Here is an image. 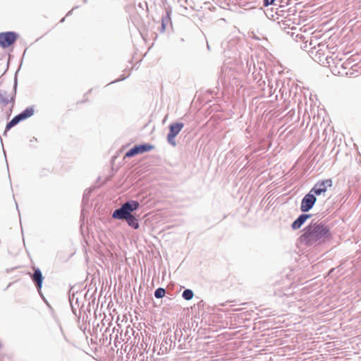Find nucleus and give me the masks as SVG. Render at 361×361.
Listing matches in <instances>:
<instances>
[{"label": "nucleus", "instance_id": "1", "mask_svg": "<svg viewBox=\"0 0 361 361\" xmlns=\"http://www.w3.org/2000/svg\"><path fill=\"white\" fill-rule=\"evenodd\" d=\"M331 235L330 228L323 222L312 221L304 228L299 240L302 244L310 247L324 243Z\"/></svg>", "mask_w": 361, "mask_h": 361}, {"label": "nucleus", "instance_id": "2", "mask_svg": "<svg viewBox=\"0 0 361 361\" xmlns=\"http://www.w3.org/2000/svg\"><path fill=\"white\" fill-rule=\"evenodd\" d=\"M140 203L135 200H130L123 203L121 207L114 211L112 218L119 220H126L128 225L134 229L140 227L138 220L132 214V212L137 210Z\"/></svg>", "mask_w": 361, "mask_h": 361}, {"label": "nucleus", "instance_id": "3", "mask_svg": "<svg viewBox=\"0 0 361 361\" xmlns=\"http://www.w3.org/2000/svg\"><path fill=\"white\" fill-rule=\"evenodd\" d=\"M16 86L17 82L16 81L13 89L10 92L3 89L0 90V104L1 106H6L11 103V106H13L16 94Z\"/></svg>", "mask_w": 361, "mask_h": 361}, {"label": "nucleus", "instance_id": "4", "mask_svg": "<svg viewBox=\"0 0 361 361\" xmlns=\"http://www.w3.org/2000/svg\"><path fill=\"white\" fill-rule=\"evenodd\" d=\"M183 126L184 124L183 123L179 122L172 123L171 124H170L169 132L167 135V141L173 147H175L176 145L175 137L181 131Z\"/></svg>", "mask_w": 361, "mask_h": 361}, {"label": "nucleus", "instance_id": "5", "mask_svg": "<svg viewBox=\"0 0 361 361\" xmlns=\"http://www.w3.org/2000/svg\"><path fill=\"white\" fill-rule=\"evenodd\" d=\"M333 182L330 178L317 182L310 191L316 196L321 195L326 192L327 188L332 186Z\"/></svg>", "mask_w": 361, "mask_h": 361}, {"label": "nucleus", "instance_id": "6", "mask_svg": "<svg viewBox=\"0 0 361 361\" xmlns=\"http://www.w3.org/2000/svg\"><path fill=\"white\" fill-rule=\"evenodd\" d=\"M18 35L15 32L0 33V47L6 48L12 45L17 39Z\"/></svg>", "mask_w": 361, "mask_h": 361}, {"label": "nucleus", "instance_id": "7", "mask_svg": "<svg viewBox=\"0 0 361 361\" xmlns=\"http://www.w3.org/2000/svg\"><path fill=\"white\" fill-rule=\"evenodd\" d=\"M317 201L316 196L310 191L306 194L301 201L300 210L302 212H309L314 205Z\"/></svg>", "mask_w": 361, "mask_h": 361}, {"label": "nucleus", "instance_id": "8", "mask_svg": "<svg viewBox=\"0 0 361 361\" xmlns=\"http://www.w3.org/2000/svg\"><path fill=\"white\" fill-rule=\"evenodd\" d=\"M154 147V145L149 144V143H145L142 145H135L133 148H131L130 150H128L126 153L125 157H132L135 155L142 154L146 152H149L152 149H153Z\"/></svg>", "mask_w": 361, "mask_h": 361}, {"label": "nucleus", "instance_id": "9", "mask_svg": "<svg viewBox=\"0 0 361 361\" xmlns=\"http://www.w3.org/2000/svg\"><path fill=\"white\" fill-rule=\"evenodd\" d=\"M295 16V13L294 11L289 10L288 12H286V16L283 17V18L279 22L280 24V26L283 29L286 28H291L293 29L294 27V25L296 24L297 18H295L294 16Z\"/></svg>", "mask_w": 361, "mask_h": 361}, {"label": "nucleus", "instance_id": "10", "mask_svg": "<svg viewBox=\"0 0 361 361\" xmlns=\"http://www.w3.org/2000/svg\"><path fill=\"white\" fill-rule=\"evenodd\" d=\"M33 269L34 272L32 274L30 275V277L32 279V281L35 283L39 293H41L40 290L42 288L44 277L39 268H33Z\"/></svg>", "mask_w": 361, "mask_h": 361}, {"label": "nucleus", "instance_id": "11", "mask_svg": "<svg viewBox=\"0 0 361 361\" xmlns=\"http://www.w3.org/2000/svg\"><path fill=\"white\" fill-rule=\"evenodd\" d=\"M311 214H300L292 224L291 227L293 230L300 228L302 225L311 217Z\"/></svg>", "mask_w": 361, "mask_h": 361}, {"label": "nucleus", "instance_id": "12", "mask_svg": "<svg viewBox=\"0 0 361 361\" xmlns=\"http://www.w3.org/2000/svg\"><path fill=\"white\" fill-rule=\"evenodd\" d=\"M169 25H171V20L170 17V11H167L166 14L161 17L160 32H164Z\"/></svg>", "mask_w": 361, "mask_h": 361}, {"label": "nucleus", "instance_id": "13", "mask_svg": "<svg viewBox=\"0 0 361 361\" xmlns=\"http://www.w3.org/2000/svg\"><path fill=\"white\" fill-rule=\"evenodd\" d=\"M34 109L33 107H27L25 110H23L21 113L19 114L20 117L22 121L31 117L34 114Z\"/></svg>", "mask_w": 361, "mask_h": 361}, {"label": "nucleus", "instance_id": "14", "mask_svg": "<svg viewBox=\"0 0 361 361\" xmlns=\"http://www.w3.org/2000/svg\"><path fill=\"white\" fill-rule=\"evenodd\" d=\"M22 121L21 118L20 117L19 114L16 115V116H14L11 121H10L6 126V130H5V133L10 130L11 128H13V126H15L16 125H17L19 122H20Z\"/></svg>", "mask_w": 361, "mask_h": 361}, {"label": "nucleus", "instance_id": "15", "mask_svg": "<svg viewBox=\"0 0 361 361\" xmlns=\"http://www.w3.org/2000/svg\"><path fill=\"white\" fill-rule=\"evenodd\" d=\"M193 296H194L193 291L190 289H185L183 290V292L182 293V297L185 300H191L193 298Z\"/></svg>", "mask_w": 361, "mask_h": 361}, {"label": "nucleus", "instance_id": "16", "mask_svg": "<svg viewBox=\"0 0 361 361\" xmlns=\"http://www.w3.org/2000/svg\"><path fill=\"white\" fill-rule=\"evenodd\" d=\"M166 294V290L164 288H158L154 291L156 298H162Z\"/></svg>", "mask_w": 361, "mask_h": 361}, {"label": "nucleus", "instance_id": "17", "mask_svg": "<svg viewBox=\"0 0 361 361\" xmlns=\"http://www.w3.org/2000/svg\"><path fill=\"white\" fill-rule=\"evenodd\" d=\"M302 97V94L300 93V94H298L296 92H294V95H293V99H294L295 102H298V112L300 113V109H301V104H302V101L300 99V98Z\"/></svg>", "mask_w": 361, "mask_h": 361}, {"label": "nucleus", "instance_id": "18", "mask_svg": "<svg viewBox=\"0 0 361 361\" xmlns=\"http://www.w3.org/2000/svg\"><path fill=\"white\" fill-rule=\"evenodd\" d=\"M279 92H281V98H284L285 96L287 95L288 92H289L290 95L292 94V90L285 85H283L280 88Z\"/></svg>", "mask_w": 361, "mask_h": 361}, {"label": "nucleus", "instance_id": "19", "mask_svg": "<svg viewBox=\"0 0 361 361\" xmlns=\"http://www.w3.org/2000/svg\"><path fill=\"white\" fill-rule=\"evenodd\" d=\"M275 0H263V5L264 6H268L274 4Z\"/></svg>", "mask_w": 361, "mask_h": 361}, {"label": "nucleus", "instance_id": "20", "mask_svg": "<svg viewBox=\"0 0 361 361\" xmlns=\"http://www.w3.org/2000/svg\"><path fill=\"white\" fill-rule=\"evenodd\" d=\"M326 63L329 64V66H330L331 61H333L334 59L331 57L326 56Z\"/></svg>", "mask_w": 361, "mask_h": 361}]
</instances>
